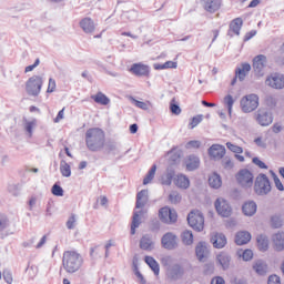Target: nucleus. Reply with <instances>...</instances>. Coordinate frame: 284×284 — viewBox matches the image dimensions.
<instances>
[{
    "label": "nucleus",
    "mask_w": 284,
    "mask_h": 284,
    "mask_svg": "<svg viewBox=\"0 0 284 284\" xmlns=\"http://www.w3.org/2000/svg\"><path fill=\"white\" fill-rule=\"evenodd\" d=\"M85 145L89 152H101L105 148V131L99 128L87 130Z\"/></svg>",
    "instance_id": "nucleus-1"
},
{
    "label": "nucleus",
    "mask_w": 284,
    "mask_h": 284,
    "mask_svg": "<svg viewBox=\"0 0 284 284\" xmlns=\"http://www.w3.org/2000/svg\"><path fill=\"white\" fill-rule=\"evenodd\" d=\"M62 265L68 274H74L83 265V255L77 251H65L62 256Z\"/></svg>",
    "instance_id": "nucleus-2"
},
{
    "label": "nucleus",
    "mask_w": 284,
    "mask_h": 284,
    "mask_svg": "<svg viewBox=\"0 0 284 284\" xmlns=\"http://www.w3.org/2000/svg\"><path fill=\"white\" fill-rule=\"evenodd\" d=\"M254 191L255 194H258V196H265V194H270V192H272V184L270 183V178H267L265 173H260L256 176Z\"/></svg>",
    "instance_id": "nucleus-3"
},
{
    "label": "nucleus",
    "mask_w": 284,
    "mask_h": 284,
    "mask_svg": "<svg viewBox=\"0 0 284 284\" xmlns=\"http://www.w3.org/2000/svg\"><path fill=\"white\" fill-rule=\"evenodd\" d=\"M43 88V78L40 75H32L26 82V92L29 97H39Z\"/></svg>",
    "instance_id": "nucleus-4"
},
{
    "label": "nucleus",
    "mask_w": 284,
    "mask_h": 284,
    "mask_svg": "<svg viewBox=\"0 0 284 284\" xmlns=\"http://www.w3.org/2000/svg\"><path fill=\"white\" fill-rule=\"evenodd\" d=\"M187 223L190 227L195 230V232H203V227H205V217L201 211H191L187 215Z\"/></svg>",
    "instance_id": "nucleus-5"
},
{
    "label": "nucleus",
    "mask_w": 284,
    "mask_h": 284,
    "mask_svg": "<svg viewBox=\"0 0 284 284\" xmlns=\"http://www.w3.org/2000/svg\"><path fill=\"white\" fill-rule=\"evenodd\" d=\"M240 105L242 108V112L245 114H250V112H254L256 108H258V95L252 93L242 98Z\"/></svg>",
    "instance_id": "nucleus-6"
},
{
    "label": "nucleus",
    "mask_w": 284,
    "mask_h": 284,
    "mask_svg": "<svg viewBox=\"0 0 284 284\" xmlns=\"http://www.w3.org/2000/svg\"><path fill=\"white\" fill-rule=\"evenodd\" d=\"M214 205L217 214L223 219H229V216H232V206H230L227 200L219 197Z\"/></svg>",
    "instance_id": "nucleus-7"
},
{
    "label": "nucleus",
    "mask_w": 284,
    "mask_h": 284,
    "mask_svg": "<svg viewBox=\"0 0 284 284\" xmlns=\"http://www.w3.org/2000/svg\"><path fill=\"white\" fill-rule=\"evenodd\" d=\"M236 179L242 187H252V185H254V174L247 169L241 170L237 173Z\"/></svg>",
    "instance_id": "nucleus-8"
},
{
    "label": "nucleus",
    "mask_w": 284,
    "mask_h": 284,
    "mask_svg": "<svg viewBox=\"0 0 284 284\" xmlns=\"http://www.w3.org/2000/svg\"><path fill=\"white\" fill-rule=\"evenodd\" d=\"M159 216L162 223H176L179 215L175 210H172L168 206L160 209Z\"/></svg>",
    "instance_id": "nucleus-9"
},
{
    "label": "nucleus",
    "mask_w": 284,
    "mask_h": 284,
    "mask_svg": "<svg viewBox=\"0 0 284 284\" xmlns=\"http://www.w3.org/2000/svg\"><path fill=\"white\" fill-rule=\"evenodd\" d=\"M255 120L263 128H266L267 125H272V122L274 121V119L272 118V114L267 112L266 109H260L255 113Z\"/></svg>",
    "instance_id": "nucleus-10"
},
{
    "label": "nucleus",
    "mask_w": 284,
    "mask_h": 284,
    "mask_svg": "<svg viewBox=\"0 0 284 284\" xmlns=\"http://www.w3.org/2000/svg\"><path fill=\"white\" fill-rule=\"evenodd\" d=\"M161 245L164 250H176V247H179L176 235L172 232L165 233L161 239Z\"/></svg>",
    "instance_id": "nucleus-11"
},
{
    "label": "nucleus",
    "mask_w": 284,
    "mask_h": 284,
    "mask_svg": "<svg viewBox=\"0 0 284 284\" xmlns=\"http://www.w3.org/2000/svg\"><path fill=\"white\" fill-rule=\"evenodd\" d=\"M266 85L274 90H283L284 88V75L281 73H273L266 79Z\"/></svg>",
    "instance_id": "nucleus-12"
},
{
    "label": "nucleus",
    "mask_w": 284,
    "mask_h": 284,
    "mask_svg": "<svg viewBox=\"0 0 284 284\" xmlns=\"http://www.w3.org/2000/svg\"><path fill=\"white\" fill-rule=\"evenodd\" d=\"M267 65V57L264 54H258L253 59V70L255 73H257L260 77L263 74V70H265V67Z\"/></svg>",
    "instance_id": "nucleus-13"
},
{
    "label": "nucleus",
    "mask_w": 284,
    "mask_h": 284,
    "mask_svg": "<svg viewBox=\"0 0 284 284\" xmlns=\"http://www.w3.org/2000/svg\"><path fill=\"white\" fill-rule=\"evenodd\" d=\"M202 3L206 12L214 14V12L221 10V6H223V0H202Z\"/></svg>",
    "instance_id": "nucleus-14"
},
{
    "label": "nucleus",
    "mask_w": 284,
    "mask_h": 284,
    "mask_svg": "<svg viewBox=\"0 0 284 284\" xmlns=\"http://www.w3.org/2000/svg\"><path fill=\"white\" fill-rule=\"evenodd\" d=\"M209 155L215 161H221L225 156V146L221 144H213L209 149Z\"/></svg>",
    "instance_id": "nucleus-15"
},
{
    "label": "nucleus",
    "mask_w": 284,
    "mask_h": 284,
    "mask_svg": "<svg viewBox=\"0 0 284 284\" xmlns=\"http://www.w3.org/2000/svg\"><path fill=\"white\" fill-rule=\"evenodd\" d=\"M130 72L135 77H148L150 74V67L143 63L132 64Z\"/></svg>",
    "instance_id": "nucleus-16"
},
{
    "label": "nucleus",
    "mask_w": 284,
    "mask_h": 284,
    "mask_svg": "<svg viewBox=\"0 0 284 284\" xmlns=\"http://www.w3.org/2000/svg\"><path fill=\"white\" fill-rule=\"evenodd\" d=\"M272 243L276 252H283L284 250V232L278 231L272 235Z\"/></svg>",
    "instance_id": "nucleus-17"
},
{
    "label": "nucleus",
    "mask_w": 284,
    "mask_h": 284,
    "mask_svg": "<svg viewBox=\"0 0 284 284\" xmlns=\"http://www.w3.org/2000/svg\"><path fill=\"white\" fill-rule=\"evenodd\" d=\"M216 261L219 265H221L222 270L225 272L232 263V255H230L227 252H220L216 255Z\"/></svg>",
    "instance_id": "nucleus-18"
},
{
    "label": "nucleus",
    "mask_w": 284,
    "mask_h": 284,
    "mask_svg": "<svg viewBox=\"0 0 284 284\" xmlns=\"http://www.w3.org/2000/svg\"><path fill=\"white\" fill-rule=\"evenodd\" d=\"M211 243H213V247L216 250H223L227 245V237L223 233H216L211 237Z\"/></svg>",
    "instance_id": "nucleus-19"
},
{
    "label": "nucleus",
    "mask_w": 284,
    "mask_h": 284,
    "mask_svg": "<svg viewBox=\"0 0 284 284\" xmlns=\"http://www.w3.org/2000/svg\"><path fill=\"white\" fill-rule=\"evenodd\" d=\"M185 165L189 172H194V170H199L201 160L196 155H189L185 160Z\"/></svg>",
    "instance_id": "nucleus-20"
},
{
    "label": "nucleus",
    "mask_w": 284,
    "mask_h": 284,
    "mask_svg": "<svg viewBox=\"0 0 284 284\" xmlns=\"http://www.w3.org/2000/svg\"><path fill=\"white\" fill-rule=\"evenodd\" d=\"M80 28H82L85 34H92L95 30L94 20L92 18H84L80 21Z\"/></svg>",
    "instance_id": "nucleus-21"
},
{
    "label": "nucleus",
    "mask_w": 284,
    "mask_h": 284,
    "mask_svg": "<svg viewBox=\"0 0 284 284\" xmlns=\"http://www.w3.org/2000/svg\"><path fill=\"white\" fill-rule=\"evenodd\" d=\"M252 241V234L247 231H240L235 235L236 245H247Z\"/></svg>",
    "instance_id": "nucleus-22"
},
{
    "label": "nucleus",
    "mask_w": 284,
    "mask_h": 284,
    "mask_svg": "<svg viewBox=\"0 0 284 284\" xmlns=\"http://www.w3.org/2000/svg\"><path fill=\"white\" fill-rule=\"evenodd\" d=\"M140 250H144L146 252H152V250H154V242L152 241V236H150V234H145L141 237Z\"/></svg>",
    "instance_id": "nucleus-23"
},
{
    "label": "nucleus",
    "mask_w": 284,
    "mask_h": 284,
    "mask_svg": "<svg viewBox=\"0 0 284 284\" xmlns=\"http://www.w3.org/2000/svg\"><path fill=\"white\" fill-rule=\"evenodd\" d=\"M195 254L199 261L207 258V255L210 254V250H207V244L205 242H200L195 247Z\"/></svg>",
    "instance_id": "nucleus-24"
},
{
    "label": "nucleus",
    "mask_w": 284,
    "mask_h": 284,
    "mask_svg": "<svg viewBox=\"0 0 284 284\" xmlns=\"http://www.w3.org/2000/svg\"><path fill=\"white\" fill-rule=\"evenodd\" d=\"M253 270L258 276H265L267 274V263L263 260H257L253 263Z\"/></svg>",
    "instance_id": "nucleus-25"
},
{
    "label": "nucleus",
    "mask_w": 284,
    "mask_h": 284,
    "mask_svg": "<svg viewBox=\"0 0 284 284\" xmlns=\"http://www.w3.org/2000/svg\"><path fill=\"white\" fill-rule=\"evenodd\" d=\"M148 190H142L136 194L135 209L141 210L148 204Z\"/></svg>",
    "instance_id": "nucleus-26"
},
{
    "label": "nucleus",
    "mask_w": 284,
    "mask_h": 284,
    "mask_svg": "<svg viewBox=\"0 0 284 284\" xmlns=\"http://www.w3.org/2000/svg\"><path fill=\"white\" fill-rule=\"evenodd\" d=\"M250 70H252V65L245 62L242 63L241 68H236L235 74L240 81H245V77H247V72H250Z\"/></svg>",
    "instance_id": "nucleus-27"
},
{
    "label": "nucleus",
    "mask_w": 284,
    "mask_h": 284,
    "mask_svg": "<svg viewBox=\"0 0 284 284\" xmlns=\"http://www.w3.org/2000/svg\"><path fill=\"white\" fill-rule=\"evenodd\" d=\"M250 70H252V65L245 62L242 63L241 68H236L235 74L240 81H245V77H247V72H250Z\"/></svg>",
    "instance_id": "nucleus-28"
},
{
    "label": "nucleus",
    "mask_w": 284,
    "mask_h": 284,
    "mask_svg": "<svg viewBox=\"0 0 284 284\" xmlns=\"http://www.w3.org/2000/svg\"><path fill=\"white\" fill-rule=\"evenodd\" d=\"M250 70H252V65L245 62L242 63L241 68H236L235 74L240 81H245V77H247V72H250Z\"/></svg>",
    "instance_id": "nucleus-29"
},
{
    "label": "nucleus",
    "mask_w": 284,
    "mask_h": 284,
    "mask_svg": "<svg viewBox=\"0 0 284 284\" xmlns=\"http://www.w3.org/2000/svg\"><path fill=\"white\" fill-rule=\"evenodd\" d=\"M250 70H252V65L245 62L242 63L241 68H236L235 74L240 81H245V77H247V72H250Z\"/></svg>",
    "instance_id": "nucleus-30"
},
{
    "label": "nucleus",
    "mask_w": 284,
    "mask_h": 284,
    "mask_svg": "<svg viewBox=\"0 0 284 284\" xmlns=\"http://www.w3.org/2000/svg\"><path fill=\"white\" fill-rule=\"evenodd\" d=\"M256 203L254 201L246 202L242 206V212L245 216H254L256 214Z\"/></svg>",
    "instance_id": "nucleus-31"
},
{
    "label": "nucleus",
    "mask_w": 284,
    "mask_h": 284,
    "mask_svg": "<svg viewBox=\"0 0 284 284\" xmlns=\"http://www.w3.org/2000/svg\"><path fill=\"white\" fill-rule=\"evenodd\" d=\"M141 214L143 211H135L133 213L132 223H131V234L134 236L136 234V229L141 225Z\"/></svg>",
    "instance_id": "nucleus-32"
},
{
    "label": "nucleus",
    "mask_w": 284,
    "mask_h": 284,
    "mask_svg": "<svg viewBox=\"0 0 284 284\" xmlns=\"http://www.w3.org/2000/svg\"><path fill=\"white\" fill-rule=\"evenodd\" d=\"M144 261H145L146 265H149V267L152 270L153 274L155 276H159V274L161 272V267L159 266V262H156V260H154V257H152V256H145Z\"/></svg>",
    "instance_id": "nucleus-33"
},
{
    "label": "nucleus",
    "mask_w": 284,
    "mask_h": 284,
    "mask_svg": "<svg viewBox=\"0 0 284 284\" xmlns=\"http://www.w3.org/2000/svg\"><path fill=\"white\" fill-rule=\"evenodd\" d=\"M103 150L105 154H113V156H116L119 154V146L116 145V142L114 141H108L104 140V146Z\"/></svg>",
    "instance_id": "nucleus-34"
},
{
    "label": "nucleus",
    "mask_w": 284,
    "mask_h": 284,
    "mask_svg": "<svg viewBox=\"0 0 284 284\" xmlns=\"http://www.w3.org/2000/svg\"><path fill=\"white\" fill-rule=\"evenodd\" d=\"M174 176H175L174 169H172V166H169L166 169V173L162 175V179H161L162 185H172V179H174Z\"/></svg>",
    "instance_id": "nucleus-35"
},
{
    "label": "nucleus",
    "mask_w": 284,
    "mask_h": 284,
    "mask_svg": "<svg viewBox=\"0 0 284 284\" xmlns=\"http://www.w3.org/2000/svg\"><path fill=\"white\" fill-rule=\"evenodd\" d=\"M209 185L210 187H213V190H219L221 185H223V181L221 180V175L217 173H213L209 176Z\"/></svg>",
    "instance_id": "nucleus-36"
},
{
    "label": "nucleus",
    "mask_w": 284,
    "mask_h": 284,
    "mask_svg": "<svg viewBox=\"0 0 284 284\" xmlns=\"http://www.w3.org/2000/svg\"><path fill=\"white\" fill-rule=\"evenodd\" d=\"M241 28H243V19L241 18H235L234 20L231 21L230 23V31L234 32L239 37L241 34Z\"/></svg>",
    "instance_id": "nucleus-37"
},
{
    "label": "nucleus",
    "mask_w": 284,
    "mask_h": 284,
    "mask_svg": "<svg viewBox=\"0 0 284 284\" xmlns=\"http://www.w3.org/2000/svg\"><path fill=\"white\" fill-rule=\"evenodd\" d=\"M91 99L99 105H110V98L103 92H98L95 95H91Z\"/></svg>",
    "instance_id": "nucleus-38"
},
{
    "label": "nucleus",
    "mask_w": 284,
    "mask_h": 284,
    "mask_svg": "<svg viewBox=\"0 0 284 284\" xmlns=\"http://www.w3.org/2000/svg\"><path fill=\"white\" fill-rule=\"evenodd\" d=\"M172 278H181L183 276V267L180 264H174L169 268Z\"/></svg>",
    "instance_id": "nucleus-39"
},
{
    "label": "nucleus",
    "mask_w": 284,
    "mask_h": 284,
    "mask_svg": "<svg viewBox=\"0 0 284 284\" xmlns=\"http://www.w3.org/2000/svg\"><path fill=\"white\" fill-rule=\"evenodd\" d=\"M257 245L261 252H267L270 247V240H267V236L265 235H258L257 236Z\"/></svg>",
    "instance_id": "nucleus-40"
},
{
    "label": "nucleus",
    "mask_w": 284,
    "mask_h": 284,
    "mask_svg": "<svg viewBox=\"0 0 284 284\" xmlns=\"http://www.w3.org/2000/svg\"><path fill=\"white\" fill-rule=\"evenodd\" d=\"M60 172L62 176H65L67 179H69V176H72V170L70 168V164H68L65 160H61L60 162Z\"/></svg>",
    "instance_id": "nucleus-41"
},
{
    "label": "nucleus",
    "mask_w": 284,
    "mask_h": 284,
    "mask_svg": "<svg viewBox=\"0 0 284 284\" xmlns=\"http://www.w3.org/2000/svg\"><path fill=\"white\" fill-rule=\"evenodd\" d=\"M154 70H169L170 68L176 70L178 63L174 61H166L163 64L155 63L153 64Z\"/></svg>",
    "instance_id": "nucleus-42"
},
{
    "label": "nucleus",
    "mask_w": 284,
    "mask_h": 284,
    "mask_svg": "<svg viewBox=\"0 0 284 284\" xmlns=\"http://www.w3.org/2000/svg\"><path fill=\"white\" fill-rule=\"evenodd\" d=\"M175 184L178 187H182L183 190H187L190 187V179L185 175H178Z\"/></svg>",
    "instance_id": "nucleus-43"
},
{
    "label": "nucleus",
    "mask_w": 284,
    "mask_h": 284,
    "mask_svg": "<svg viewBox=\"0 0 284 284\" xmlns=\"http://www.w3.org/2000/svg\"><path fill=\"white\" fill-rule=\"evenodd\" d=\"M155 174H156V164H153L143 180V185H148L149 183H152Z\"/></svg>",
    "instance_id": "nucleus-44"
},
{
    "label": "nucleus",
    "mask_w": 284,
    "mask_h": 284,
    "mask_svg": "<svg viewBox=\"0 0 284 284\" xmlns=\"http://www.w3.org/2000/svg\"><path fill=\"white\" fill-rule=\"evenodd\" d=\"M182 243H184V245H192V243H194V234H192V231H184L182 233Z\"/></svg>",
    "instance_id": "nucleus-45"
},
{
    "label": "nucleus",
    "mask_w": 284,
    "mask_h": 284,
    "mask_svg": "<svg viewBox=\"0 0 284 284\" xmlns=\"http://www.w3.org/2000/svg\"><path fill=\"white\" fill-rule=\"evenodd\" d=\"M271 227H273L274 230L283 227V217L278 215H273L271 217Z\"/></svg>",
    "instance_id": "nucleus-46"
},
{
    "label": "nucleus",
    "mask_w": 284,
    "mask_h": 284,
    "mask_svg": "<svg viewBox=\"0 0 284 284\" xmlns=\"http://www.w3.org/2000/svg\"><path fill=\"white\" fill-rule=\"evenodd\" d=\"M239 256L243 258V261H252V258H254V253L252 252V250L246 248L244 251H239L237 252Z\"/></svg>",
    "instance_id": "nucleus-47"
},
{
    "label": "nucleus",
    "mask_w": 284,
    "mask_h": 284,
    "mask_svg": "<svg viewBox=\"0 0 284 284\" xmlns=\"http://www.w3.org/2000/svg\"><path fill=\"white\" fill-rule=\"evenodd\" d=\"M34 128H37V120L24 122V130L28 136L32 138V130H34Z\"/></svg>",
    "instance_id": "nucleus-48"
},
{
    "label": "nucleus",
    "mask_w": 284,
    "mask_h": 284,
    "mask_svg": "<svg viewBox=\"0 0 284 284\" xmlns=\"http://www.w3.org/2000/svg\"><path fill=\"white\" fill-rule=\"evenodd\" d=\"M272 179L274 181L275 187L280 191V192H284V186H283V182H281V179H278V175L275 174L274 171H270Z\"/></svg>",
    "instance_id": "nucleus-49"
},
{
    "label": "nucleus",
    "mask_w": 284,
    "mask_h": 284,
    "mask_svg": "<svg viewBox=\"0 0 284 284\" xmlns=\"http://www.w3.org/2000/svg\"><path fill=\"white\" fill-rule=\"evenodd\" d=\"M224 104L227 108L229 115L232 116V108L234 106V98L231 94L226 95L224 98Z\"/></svg>",
    "instance_id": "nucleus-50"
},
{
    "label": "nucleus",
    "mask_w": 284,
    "mask_h": 284,
    "mask_svg": "<svg viewBox=\"0 0 284 284\" xmlns=\"http://www.w3.org/2000/svg\"><path fill=\"white\" fill-rule=\"evenodd\" d=\"M226 148L227 150H230L231 152H234V154H243V148L233 144L232 142H227L226 143Z\"/></svg>",
    "instance_id": "nucleus-51"
},
{
    "label": "nucleus",
    "mask_w": 284,
    "mask_h": 284,
    "mask_svg": "<svg viewBox=\"0 0 284 284\" xmlns=\"http://www.w3.org/2000/svg\"><path fill=\"white\" fill-rule=\"evenodd\" d=\"M169 201L173 204L181 203V194L176 191H172L169 195Z\"/></svg>",
    "instance_id": "nucleus-52"
},
{
    "label": "nucleus",
    "mask_w": 284,
    "mask_h": 284,
    "mask_svg": "<svg viewBox=\"0 0 284 284\" xmlns=\"http://www.w3.org/2000/svg\"><path fill=\"white\" fill-rule=\"evenodd\" d=\"M174 262V258L170 255H165L161 258V263L164 267H168L170 270L172 267V263Z\"/></svg>",
    "instance_id": "nucleus-53"
},
{
    "label": "nucleus",
    "mask_w": 284,
    "mask_h": 284,
    "mask_svg": "<svg viewBox=\"0 0 284 284\" xmlns=\"http://www.w3.org/2000/svg\"><path fill=\"white\" fill-rule=\"evenodd\" d=\"M53 196H63V187L59 184H54L51 189Z\"/></svg>",
    "instance_id": "nucleus-54"
},
{
    "label": "nucleus",
    "mask_w": 284,
    "mask_h": 284,
    "mask_svg": "<svg viewBox=\"0 0 284 284\" xmlns=\"http://www.w3.org/2000/svg\"><path fill=\"white\" fill-rule=\"evenodd\" d=\"M170 110H171L172 114H175L176 116H179V114H181V106H179V104L174 103V99L170 103Z\"/></svg>",
    "instance_id": "nucleus-55"
},
{
    "label": "nucleus",
    "mask_w": 284,
    "mask_h": 284,
    "mask_svg": "<svg viewBox=\"0 0 284 284\" xmlns=\"http://www.w3.org/2000/svg\"><path fill=\"white\" fill-rule=\"evenodd\" d=\"M75 225H77V215L72 214L67 221V227L68 230H74Z\"/></svg>",
    "instance_id": "nucleus-56"
},
{
    "label": "nucleus",
    "mask_w": 284,
    "mask_h": 284,
    "mask_svg": "<svg viewBox=\"0 0 284 284\" xmlns=\"http://www.w3.org/2000/svg\"><path fill=\"white\" fill-rule=\"evenodd\" d=\"M222 163L225 170H232L234 168V162H232V159H230L229 156L224 158L222 160Z\"/></svg>",
    "instance_id": "nucleus-57"
},
{
    "label": "nucleus",
    "mask_w": 284,
    "mask_h": 284,
    "mask_svg": "<svg viewBox=\"0 0 284 284\" xmlns=\"http://www.w3.org/2000/svg\"><path fill=\"white\" fill-rule=\"evenodd\" d=\"M132 102L134 103V106L139 108L140 110H149L148 103L145 102H141L134 98L132 99Z\"/></svg>",
    "instance_id": "nucleus-58"
},
{
    "label": "nucleus",
    "mask_w": 284,
    "mask_h": 284,
    "mask_svg": "<svg viewBox=\"0 0 284 284\" xmlns=\"http://www.w3.org/2000/svg\"><path fill=\"white\" fill-rule=\"evenodd\" d=\"M201 121H203V116H201V115L192 118L191 123H190L191 130H194V128H196V125H199V123H201Z\"/></svg>",
    "instance_id": "nucleus-59"
},
{
    "label": "nucleus",
    "mask_w": 284,
    "mask_h": 284,
    "mask_svg": "<svg viewBox=\"0 0 284 284\" xmlns=\"http://www.w3.org/2000/svg\"><path fill=\"white\" fill-rule=\"evenodd\" d=\"M54 90H57V81H54V79L50 78V79H49V85H48L47 92H48L49 94H51V92H54Z\"/></svg>",
    "instance_id": "nucleus-60"
},
{
    "label": "nucleus",
    "mask_w": 284,
    "mask_h": 284,
    "mask_svg": "<svg viewBox=\"0 0 284 284\" xmlns=\"http://www.w3.org/2000/svg\"><path fill=\"white\" fill-rule=\"evenodd\" d=\"M8 227V217L1 215L0 216V232H3Z\"/></svg>",
    "instance_id": "nucleus-61"
},
{
    "label": "nucleus",
    "mask_w": 284,
    "mask_h": 284,
    "mask_svg": "<svg viewBox=\"0 0 284 284\" xmlns=\"http://www.w3.org/2000/svg\"><path fill=\"white\" fill-rule=\"evenodd\" d=\"M267 284H281V277L277 275H270Z\"/></svg>",
    "instance_id": "nucleus-62"
},
{
    "label": "nucleus",
    "mask_w": 284,
    "mask_h": 284,
    "mask_svg": "<svg viewBox=\"0 0 284 284\" xmlns=\"http://www.w3.org/2000/svg\"><path fill=\"white\" fill-rule=\"evenodd\" d=\"M253 163L258 165L261 170H267L265 162L261 161L258 158H253Z\"/></svg>",
    "instance_id": "nucleus-63"
},
{
    "label": "nucleus",
    "mask_w": 284,
    "mask_h": 284,
    "mask_svg": "<svg viewBox=\"0 0 284 284\" xmlns=\"http://www.w3.org/2000/svg\"><path fill=\"white\" fill-rule=\"evenodd\" d=\"M211 284H225V280L221 276L213 277Z\"/></svg>",
    "instance_id": "nucleus-64"
}]
</instances>
